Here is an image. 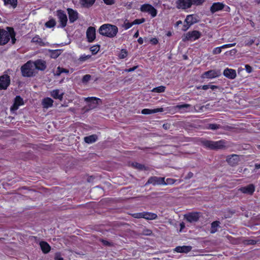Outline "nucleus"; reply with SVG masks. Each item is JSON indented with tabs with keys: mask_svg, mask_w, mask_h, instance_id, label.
I'll return each instance as SVG.
<instances>
[{
	"mask_svg": "<svg viewBox=\"0 0 260 260\" xmlns=\"http://www.w3.org/2000/svg\"><path fill=\"white\" fill-rule=\"evenodd\" d=\"M56 25V21L54 19H51L50 20L46 22L45 24L46 27L48 28H51L54 27Z\"/></svg>",
	"mask_w": 260,
	"mask_h": 260,
	"instance_id": "c9c22d12",
	"label": "nucleus"
},
{
	"mask_svg": "<svg viewBox=\"0 0 260 260\" xmlns=\"http://www.w3.org/2000/svg\"><path fill=\"white\" fill-rule=\"evenodd\" d=\"M61 50L57 49V50H49L48 52L50 53V56L52 58H57L61 52Z\"/></svg>",
	"mask_w": 260,
	"mask_h": 260,
	"instance_id": "bb28decb",
	"label": "nucleus"
},
{
	"mask_svg": "<svg viewBox=\"0 0 260 260\" xmlns=\"http://www.w3.org/2000/svg\"><path fill=\"white\" fill-rule=\"evenodd\" d=\"M138 67V66H135L133 68H129L128 69H126L125 70V71L127 72H133L134 71H135L136 69H137Z\"/></svg>",
	"mask_w": 260,
	"mask_h": 260,
	"instance_id": "680f3d73",
	"label": "nucleus"
},
{
	"mask_svg": "<svg viewBox=\"0 0 260 260\" xmlns=\"http://www.w3.org/2000/svg\"><path fill=\"white\" fill-rule=\"evenodd\" d=\"M132 166L139 170H147V168L144 165L139 164L138 162H134L132 164Z\"/></svg>",
	"mask_w": 260,
	"mask_h": 260,
	"instance_id": "e433bc0d",
	"label": "nucleus"
},
{
	"mask_svg": "<svg viewBox=\"0 0 260 260\" xmlns=\"http://www.w3.org/2000/svg\"><path fill=\"white\" fill-rule=\"evenodd\" d=\"M118 30V27L115 25L105 24L100 27L99 32L102 36L113 38L117 35Z\"/></svg>",
	"mask_w": 260,
	"mask_h": 260,
	"instance_id": "f257e3e1",
	"label": "nucleus"
},
{
	"mask_svg": "<svg viewBox=\"0 0 260 260\" xmlns=\"http://www.w3.org/2000/svg\"><path fill=\"white\" fill-rule=\"evenodd\" d=\"M10 29L6 30L0 28V45L6 44L10 40L11 32Z\"/></svg>",
	"mask_w": 260,
	"mask_h": 260,
	"instance_id": "39448f33",
	"label": "nucleus"
},
{
	"mask_svg": "<svg viewBox=\"0 0 260 260\" xmlns=\"http://www.w3.org/2000/svg\"><path fill=\"white\" fill-rule=\"evenodd\" d=\"M237 50L235 49H234L229 51V54L231 56H233L237 53Z\"/></svg>",
	"mask_w": 260,
	"mask_h": 260,
	"instance_id": "052dcab7",
	"label": "nucleus"
},
{
	"mask_svg": "<svg viewBox=\"0 0 260 260\" xmlns=\"http://www.w3.org/2000/svg\"><path fill=\"white\" fill-rule=\"evenodd\" d=\"M200 218V213L192 212L184 215V218L189 222H194L199 220Z\"/></svg>",
	"mask_w": 260,
	"mask_h": 260,
	"instance_id": "ddd939ff",
	"label": "nucleus"
},
{
	"mask_svg": "<svg viewBox=\"0 0 260 260\" xmlns=\"http://www.w3.org/2000/svg\"><path fill=\"white\" fill-rule=\"evenodd\" d=\"M219 221H215L211 223V233H214L217 231V228L219 226Z\"/></svg>",
	"mask_w": 260,
	"mask_h": 260,
	"instance_id": "72a5a7b5",
	"label": "nucleus"
},
{
	"mask_svg": "<svg viewBox=\"0 0 260 260\" xmlns=\"http://www.w3.org/2000/svg\"><path fill=\"white\" fill-rule=\"evenodd\" d=\"M100 48V46L99 45L93 46L90 47V50L92 52V54H95L99 52Z\"/></svg>",
	"mask_w": 260,
	"mask_h": 260,
	"instance_id": "a19ab883",
	"label": "nucleus"
},
{
	"mask_svg": "<svg viewBox=\"0 0 260 260\" xmlns=\"http://www.w3.org/2000/svg\"><path fill=\"white\" fill-rule=\"evenodd\" d=\"M22 75L23 77H30L35 76L37 72L35 71L33 61L29 60L21 67Z\"/></svg>",
	"mask_w": 260,
	"mask_h": 260,
	"instance_id": "7ed1b4c3",
	"label": "nucleus"
},
{
	"mask_svg": "<svg viewBox=\"0 0 260 260\" xmlns=\"http://www.w3.org/2000/svg\"><path fill=\"white\" fill-rule=\"evenodd\" d=\"M91 57V55H83L80 57L79 60L80 61L83 62V61H85L86 60L89 59Z\"/></svg>",
	"mask_w": 260,
	"mask_h": 260,
	"instance_id": "a18cd8bd",
	"label": "nucleus"
},
{
	"mask_svg": "<svg viewBox=\"0 0 260 260\" xmlns=\"http://www.w3.org/2000/svg\"><path fill=\"white\" fill-rule=\"evenodd\" d=\"M194 107V110L196 111H202L203 110V108H204V106H198V105H196Z\"/></svg>",
	"mask_w": 260,
	"mask_h": 260,
	"instance_id": "bf43d9fd",
	"label": "nucleus"
},
{
	"mask_svg": "<svg viewBox=\"0 0 260 260\" xmlns=\"http://www.w3.org/2000/svg\"><path fill=\"white\" fill-rule=\"evenodd\" d=\"M152 234V231L149 230H147L146 232L144 233L146 235H150Z\"/></svg>",
	"mask_w": 260,
	"mask_h": 260,
	"instance_id": "774afa93",
	"label": "nucleus"
},
{
	"mask_svg": "<svg viewBox=\"0 0 260 260\" xmlns=\"http://www.w3.org/2000/svg\"><path fill=\"white\" fill-rule=\"evenodd\" d=\"M69 21L71 23L74 22L78 18V13L76 11L73 10L71 8H68L67 9Z\"/></svg>",
	"mask_w": 260,
	"mask_h": 260,
	"instance_id": "a211bd4d",
	"label": "nucleus"
},
{
	"mask_svg": "<svg viewBox=\"0 0 260 260\" xmlns=\"http://www.w3.org/2000/svg\"><path fill=\"white\" fill-rule=\"evenodd\" d=\"M33 64H34L35 71L38 70L43 71L47 68L46 62L42 59H37L33 61Z\"/></svg>",
	"mask_w": 260,
	"mask_h": 260,
	"instance_id": "4468645a",
	"label": "nucleus"
},
{
	"mask_svg": "<svg viewBox=\"0 0 260 260\" xmlns=\"http://www.w3.org/2000/svg\"><path fill=\"white\" fill-rule=\"evenodd\" d=\"M201 88H202L203 90H207L210 88V85L209 84L204 85L203 86L197 87V89H201Z\"/></svg>",
	"mask_w": 260,
	"mask_h": 260,
	"instance_id": "4d7b16f0",
	"label": "nucleus"
},
{
	"mask_svg": "<svg viewBox=\"0 0 260 260\" xmlns=\"http://www.w3.org/2000/svg\"><path fill=\"white\" fill-rule=\"evenodd\" d=\"M10 77L7 74L0 76V90H6L10 84Z\"/></svg>",
	"mask_w": 260,
	"mask_h": 260,
	"instance_id": "6e6552de",
	"label": "nucleus"
},
{
	"mask_svg": "<svg viewBox=\"0 0 260 260\" xmlns=\"http://www.w3.org/2000/svg\"><path fill=\"white\" fill-rule=\"evenodd\" d=\"M5 5H11L13 8H15L17 5V0H4Z\"/></svg>",
	"mask_w": 260,
	"mask_h": 260,
	"instance_id": "2f4dec72",
	"label": "nucleus"
},
{
	"mask_svg": "<svg viewBox=\"0 0 260 260\" xmlns=\"http://www.w3.org/2000/svg\"><path fill=\"white\" fill-rule=\"evenodd\" d=\"M145 215L144 216V218L149 220L155 219L157 218V216L155 213H144Z\"/></svg>",
	"mask_w": 260,
	"mask_h": 260,
	"instance_id": "f704fd0d",
	"label": "nucleus"
},
{
	"mask_svg": "<svg viewBox=\"0 0 260 260\" xmlns=\"http://www.w3.org/2000/svg\"><path fill=\"white\" fill-rule=\"evenodd\" d=\"M86 37L89 42H92L95 38V28L94 27H89L86 31Z\"/></svg>",
	"mask_w": 260,
	"mask_h": 260,
	"instance_id": "dca6fc26",
	"label": "nucleus"
},
{
	"mask_svg": "<svg viewBox=\"0 0 260 260\" xmlns=\"http://www.w3.org/2000/svg\"><path fill=\"white\" fill-rule=\"evenodd\" d=\"M55 260H63V258L61 256V254L60 253L57 252L55 254L54 257Z\"/></svg>",
	"mask_w": 260,
	"mask_h": 260,
	"instance_id": "5fc2aeb1",
	"label": "nucleus"
},
{
	"mask_svg": "<svg viewBox=\"0 0 260 260\" xmlns=\"http://www.w3.org/2000/svg\"><path fill=\"white\" fill-rule=\"evenodd\" d=\"M127 55V51L126 49H123L121 50L120 53L119 54V57L120 59L125 58Z\"/></svg>",
	"mask_w": 260,
	"mask_h": 260,
	"instance_id": "79ce46f5",
	"label": "nucleus"
},
{
	"mask_svg": "<svg viewBox=\"0 0 260 260\" xmlns=\"http://www.w3.org/2000/svg\"><path fill=\"white\" fill-rule=\"evenodd\" d=\"M98 138L96 135H92L84 137V140L86 143L90 144L95 142L98 140Z\"/></svg>",
	"mask_w": 260,
	"mask_h": 260,
	"instance_id": "a878e982",
	"label": "nucleus"
},
{
	"mask_svg": "<svg viewBox=\"0 0 260 260\" xmlns=\"http://www.w3.org/2000/svg\"><path fill=\"white\" fill-rule=\"evenodd\" d=\"M240 161V156L236 154H232L231 156L229 155V165L232 166H234L239 164Z\"/></svg>",
	"mask_w": 260,
	"mask_h": 260,
	"instance_id": "6ab92c4d",
	"label": "nucleus"
},
{
	"mask_svg": "<svg viewBox=\"0 0 260 260\" xmlns=\"http://www.w3.org/2000/svg\"><path fill=\"white\" fill-rule=\"evenodd\" d=\"M62 73L68 74L69 73V71L67 69L58 67L56 73H54V76H59Z\"/></svg>",
	"mask_w": 260,
	"mask_h": 260,
	"instance_id": "473e14b6",
	"label": "nucleus"
},
{
	"mask_svg": "<svg viewBox=\"0 0 260 260\" xmlns=\"http://www.w3.org/2000/svg\"><path fill=\"white\" fill-rule=\"evenodd\" d=\"M258 241L253 239H246L243 241V243L244 245H255L257 243Z\"/></svg>",
	"mask_w": 260,
	"mask_h": 260,
	"instance_id": "4c0bfd02",
	"label": "nucleus"
},
{
	"mask_svg": "<svg viewBox=\"0 0 260 260\" xmlns=\"http://www.w3.org/2000/svg\"><path fill=\"white\" fill-rule=\"evenodd\" d=\"M224 7V5L221 3H215L212 4L211 7H210V11L212 13H214L215 12L222 10Z\"/></svg>",
	"mask_w": 260,
	"mask_h": 260,
	"instance_id": "412c9836",
	"label": "nucleus"
},
{
	"mask_svg": "<svg viewBox=\"0 0 260 260\" xmlns=\"http://www.w3.org/2000/svg\"><path fill=\"white\" fill-rule=\"evenodd\" d=\"M145 214H144V213H135L133 215V216L135 218H144Z\"/></svg>",
	"mask_w": 260,
	"mask_h": 260,
	"instance_id": "3c124183",
	"label": "nucleus"
},
{
	"mask_svg": "<svg viewBox=\"0 0 260 260\" xmlns=\"http://www.w3.org/2000/svg\"><path fill=\"white\" fill-rule=\"evenodd\" d=\"M205 0H177L176 2L178 9H186L192 5L201 6Z\"/></svg>",
	"mask_w": 260,
	"mask_h": 260,
	"instance_id": "f03ea898",
	"label": "nucleus"
},
{
	"mask_svg": "<svg viewBox=\"0 0 260 260\" xmlns=\"http://www.w3.org/2000/svg\"><path fill=\"white\" fill-rule=\"evenodd\" d=\"M245 68L246 71L248 73H251L253 71L252 68L250 65L247 64L245 65Z\"/></svg>",
	"mask_w": 260,
	"mask_h": 260,
	"instance_id": "864d4df0",
	"label": "nucleus"
},
{
	"mask_svg": "<svg viewBox=\"0 0 260 260\" xmlns=\"http://www.w3.org/2000/svg\"><path fill=\"white\" fill-rule=\"evenodd\" d=\"M101 242L102 243H103V244L104 245H105V246H112L113 244L112 243H111L110 242H109V241H107V240H103L102 239L101 240Z\"/></svg>",
	"mask_w": 260,
	"mask_h": 260,
	"instance_id": "6e6d98bb",
	"label": "nucleus"
},
{
	"mask_svg": "<svg viewBox=\"0 0 260 260\" xmlns=\"http://www.w3.org/2000/svg\"><path fill=\"white\" fill-rule=\"evenodd\" d=\"M91 75H89V74H87V75H84L83 78H82V81L83 83H87V82H88L90 79H91Z\"/></svg>",
	"mask_w": 260,
	"mask_h": 260,
	"instance_id": "49530a36",
	"label": "nucleus"
},
{
	"mask_svg": "<svg viewBox=\"0 0 260 260\" xmlns=\"http://www.w3.org/2000/svg\"><path fill=\"white\" fill-rule=\"evenodd\" d=\"M7 29H10V37L12 39L11 43L12 44H14L16 42V39L15 38L16 33L14 31V28L13 27H7Z\"/></svg>",
	"mask_w": 260,
	"mask_h": 260,
	"instance_id": "7c9ffc66",
	"label": "nucleus"
},
{
	"mask_svg": "<svg viewBox=\"0 0 260 260\" xmlns=\"http://www.w3.org/2000/svg\"><path fill=\"white\" fill-rule=\"evenodd\" d=\"M236 77V71L234 69H229V79H234Z\"/></svg>",
	"mask_w": 260,
	"mask_h": 260,
	"instance_id": "ea45409f",
	"label": "nucleus"
},
{
	"mask_svg": "<svg viewBox=\"0 0 260 260\" xmlns=\"http://www.w3.org/2000/svg\"><path fill=\"white\" fill-rule=\"evenodd\" d=\"M95 0H81L80 3L83 7L89 8L92 6Z\"/></svg>",
	"mask_w": 260,
	"mask_h": 260,
	"instance_id": "cd10ccee",
	"label": "nucleus"
},
{
	"mask_svg": "<svg viewBox=\"0 0 260 260\" xmlns=\"http://www.w3.org/2000/svg\"><path fill=\"white\" fill-rule=\"evenodd\" d=\"M165 88H166V87L165 86H160L154 88L153 89V91L158 92V93L162 92L165 91Z\"/></svg>",
	"mask_w": 260,
	"mask_h": 260,
	"instance_id": "c03bdc74",
	"label": "nucleus"
},
{
	"mask_svg": "<svg viewBox=\"0 0 260 260\" xmlns=\"http://www.w3.org/2000/svg\"><path fill=\"white\" fill-rule=\"evenodd\" d=\"M255 189V186L253 184H249L247 186L241 187L239 190L244 194L252 195Z\"/></svg>",
	"mask_w": 260,
	"mask_h": 260,
	"instance_id": "f8f14e48",
	"label": "nucleus"
},
{
	"mask_svg": "<svg viewBox=\"0 0 260 260\" xmlns=\"http://www.w3.org/2000/svg\"><path fill=\"white\" fill-rule=\"evenodd\" d=\"M221 75V72L220 70H210L207 72H205L203 75V77H206L208 78H213L218 77Z\"/></svg>",
	"mask_w": 260,
	"mask_h": 260,
	"instance_id": "f3484780",
	"label": "nucleus"
},
{
	"mask_svg": "<svg viewBox=\"0 0 260 260\" xmlns=\"http://www.w3.org/2000/svg\"><path fill=\"white\" fill-rule=\"evenodd\" d=\"M145 21V19L144 18L142 19H135L133 22V24L134 25L135 24H141Z\"/></svg>",
	"mask_w": 260,
	"mask_h": 260,
	"instance_id": "09e8293b",
	"label": "nucleus"
},
{
	"mask_svg": "<svg viewBox=\"0 0 260 260\" xmlns=\"http://www.w3.org/2000/svg\"><path fill=\"white\" fill-rule=\"evenodd\" d=\"M134 24H133V22L129 23L127 21V20H125L124 21L123 27L125 28V29H127L131 27Z\"/></svg>",
	"mask_w": 260,
	"mask_h": 260,
	"instance_id": "de8ad7c7",
	"label": "nucleus"
},
{
	"mask_svg": "<svg viewBox=\"0 0 260 260\" xmlns=\"http://www.w3.org/2000/svg\"><path fill=\"white\" fill-rule=\"evenodd\" d=\"M190 107H191L190 105L187 104H183V105H177L176 106V108L179 109H184V108L187 109Z\"/></svg>",
	"mask_w": 260,
	"mask_h": 260,
	"instance_id": "8fccbe9b",
	"label": "nucleus"
},
{
	"mask_svg": "<svg viewBox=\"0 0 260 260\" xmlns=\"http://www.w3.org/2000/svg\"><path fill=\"white\" fill-rule=\"evenodd\" d=\"M220 127V125L214 124V123H211L209 124L207 128L212 129V130H215Z\"/></svg>",
	"mask_w": 260,
	"mask_h": 260,
	"instance_id": "37998d69",
	"label": "nucleus"
},
{
	"mask_svg": "<svg viewBox=\"0 0 260 260\" xmlns=\"http://www.w3.org/2000/svg\"><path fill=\"white\" fill-rule=\"evenodd\" d=\"M56 15L60 22V26L64 27L67 25L68 18L66 14L61 10H58L56 11Z\"/></svg>",
	"mask_w": 260,
	"mask_h": 260,
	"instance_id": "1a4fd4ad",
	"label": "nucleus"
},
{
	"mask_svg": "<svg viewBox=\"0 0 260 260\" xmlns=\"http://www.w3.org/2000/svg\"><path fill=\"white\" fill-rule=\"evenodd\" d=\"M142 12H148L151 14L152 17H154L157 15V10L152 6L149 4L142 5L140 8Z\"/></svg>",
	"mask_w": 260,
	"mask_h": 260,
	"instance_id": "9d476101",
	"label": "nucleus"
},
{
	"mask_svg": "<svg viewBox=\"0 0 260 260\" xmlns=\"http://www.w3.org/2000/svg\"><path fill=\"white\" fill-rule=\"evenodd\" d=\"M191 26L190 25H189L188 24H187V23H185L183 26V27L182 28V30L184 31H186Z\"/></svg>",
	"mask_w": 260,
	"mask_h": 260,
	"instance_id": "13d9d810",
	"label": "nucleus"
},
{
	"mask_svg": "<svg viewBox=\"0 0 260 260\" xmlns=\"http://www.w3.org/2000/svg\"><path fill=\"white\" fill-rule=\"evenodd\" d=\"M150 42L154 45H156L158 43V41L156 38H152L150 40Z\"/></svg>",
	"mask_w": 260,
	"mask_h": 260,
	"instance_id": "0e129e2a",
	"label": "nucleus"
},
{
	"mask_svg": "<svg viewBox=\"0 0 260 260\" xmlns=\"http://www.w3.org/2000/svg\"><path fill=\"white\" fill-rule=\"evenodd\" d=\"M191 249L192 247L190 246H183L176 247L175 250L177 252L187 253L189 252Z\"/></svg>",
	"mask_w": 260,
	"mask_h": 260,
	"instance_id": "4be33fe9",
	"label": "nucleus"
},
{
	"mask_svg": "<svg viewBox=\"0 0 260 260\" xmlns=\"http://www.w3.org/2000/svg\"><path fill=\"white\" fill-rule=\"evenodd\" d=\"M201 36V32L198 30L189 31L186 34V37L184 39H183V41H185L186 40H196L200 38Z\"/></svg>",
	"mask_w": 260,
	"mask_h": 260,
	"instance_id": "9b49d317",
	"label": "nucleus"
},
{
	"mask_svg": "<svg viewBox=\"0 0 260 260\" xmlns=\"http://www.w3.org/2000/svg\"><path fill=\"white\" fill-rule=\"evenodd\" d=\"M53 100L50 98H44L42 101V105L45 108H48L53 105Z\"/></svg>",
	"mask_w": 260,
	"mask_h": 260,
	"instance_id": "393cba45",
	"label": "nucleus"
},
{
	"mask_svg": "<svg viewBox=\"0 0 260 260\" xmlns=\"http://www.w3.org/2000/svg\"><path fill=\"white\" fill-rule=\"evenodd\" d=\"M40 247H41V248L42 251L44 253H48L51 249V247L48 244V243H47L46 242H45V241L40 242Z\"/></svg>",
	"mask_w": 260,
	"mask_h": 260,
	"instance_id": "b1692460",
	"label": "nucleus"
},
{
	"mask_svg": "<svg viewBox=\"0 0 260 260\" xmlns=\"http://www.w3.org/2000/svg\"><path fill=\"white\" fill-rule=\"evenodd\" d=\"M227 47H228V44H225L221 47L215 48L213 51V53L214 54H219L221 52L222 49L226 48Z\"/></svg>",
	"mask_w": 260,
	"mask_h": 260,
	"instance_id": "58836bf2",
	"label": "nucleus"
},
{
	"mask_svg": "<svg viewBox=\"0 0 260 260\" xmlns=\"http://www.w3.org/2000/svg\"><path fill=\"white\" fill-rule=\"evenodd\" d=\"M51 96L55 99H59L61 100L62 99L63 93H59V90L58 89L54 90L51 92Z\"/></svg>",
	"mask_w": 260,
	"mask_h": 260,
	"instance_id": "c85d7f7f",
	"label": "nucleus"
},
{
	"mask_svg": "<svg viewBox=\"0 0 260 260\" xmlns=\"http://www.w3.org/2000/svg\"><path fill=\"white\" fill-rule=\"evenodd\" d=\"M31 42H34V43H38L41 46H45L46 45H48L49 44L47 42V43H44L42 41V39L39 38L38 36H36V37H34L32 39Z\"/></svg>",
	"mask_w": 260,
	"mask_h": 260,
	"instance_id": "c756f323",
	"label": "nucleus"
},
{
	"mask_svg": "<svg viewBox=\"0 0 260 260\" xmlns=\"http://www.w3.org/2000/svg\"><path fill=\"white\" fill-rule=\"evenodd\" d=\"M193 173L191 172H189L187 176L185 177V179H189L193 177Z\"/></svg>",
	"mask_w": 260,
	"mask_h": 260,
	"instance_id": "69168bd1",
	"label": "nucleus"
},
{
	"mask_svg": "<svg viewBox=\"0 0 260 260\" xmlns=\"http://www.w3.org/2000/svg\"><path fill=\"white\" fill-rule=\"evenodd\" d=\"M150 184H152L153 185H163V184H165V178L156 176L150 177L145 185L146 186Z\"/></svg>",
	"mask_w": 260,
	"mask_h": 260,
	"instance_id": "0eeeda50",
	"label": "nucleus"
},
{
	"mask_svg": "<svg viewBox=\"0 0 260 260\" xmlns=\"http://www.w3.org/2000/svg\"><path fill=\"white\" fill-rule=\"evenodd\" d=\"M85 101L88 103L87 110L94 109L96 108L98 105L101 104L102 103L100 99L95 97H88L85 98Z\"/></svg>",
	"mask_w": 260,
	"mask_h": 260,
	"instance_id": "423d86ee",
	"label": "nucleus"
},
{
	"mask_svg": "<svg viewBox=\"0 0 260 260\" xmlns=\"http://www.w3.org/2000/svg\"><path fill=\"white\" fill-rule=\"evenodd\" d=\"M201 143L206 148L211 150H217L222 149L225 144V142L223 141H219L214 142L209 140H202Z\"/></svg>",
	"mask_w": 260,
	"mask_h": 260,
	"instance_id": "20e7f679",
	"label": "nucleus"
},
{
	"mask_svg": "<svg viewBox=\"0 0 260 260\" xmlns=\"http://www.w3.org/2000/svg\"><path fill=\"white\" fill-rule=\"evenodd\" d=\"M162 111H164V109L162 108L154 109H144L142 110L141 113L143 114H150Z\"/></svg>",
	"mask_w": 260,
	"mask_h": 260,
	"instance_id": "5701e85b",
	"label": "nucleus"
},
{
	"mask_svg": "<svg viewBox=\"0 0 260 260\" xmlns=\"http://www.w3.org/2000/svg\"><path fill=\"white\" fill-rule=\"evenodd\" d=\"M94 178L92 176H91L88 177L87 181L88 182H92L93 181Z\"/></svg>",
	"mask_w": 260,
	"mask_h": 260,
	"instance_id": "338daca9",
	"label": "nucleus"
},
{
	"mask_svg": "<svg viewBox=\"0 0 260 260\" xmlns=\"http://www.w3.org/2000/svg\"><path fill=\"white\" fill-rule=\"evenodd\" d=\"M199 22V20L197 17L194 16L193 15H188L186 16L184 23H187L191 26L192 24Z\"/></svg>",
	"mask_w": 260,
	"mask_h": 260,
	"instance_id": "aec40b11",
	"label": "nucleus"
},
{
	"mask_svg": "<svg viewBox=\"0 0 260 260\" xmlns=\"http://www.w3.org/2000/svg\"><path fill=\"white\" fill-rule=\"evenodd\" d=\"M107 5H112L114 4V0H103Z\"/></svg>",
	"mask_w": 260,
	"mask_h": 260,
	"instance_id": "e2e57ef3",
	"label": "nucleus"
},
{
	"mask_svg": "<svg viewBox=\"0 0 260 260\" xmlns=\"http://www.w3.org/2000/svg\"><path fill=\"white\" fill-rule=\"evenodd\" d=\"M176 181V180L172 178H168L165 181V184H163V185H167V184H173Z\"/></svg>",
	"mask_w": 260,
	"mask_h": 260,
	"instance_id": "603ef678",
	"label": "nucleus"
},
{
	"mask_svg": "<svg viewBox=\"0 0 260 260\" xmlns=\"http://www.w3.org/2000/svg\"><path fill=\"white\" fill-rule=\"evenodd\" d=\"M24 104L23 100L20 96L17 95L14 99V103L11 106L10 109L11 111H15L17 110L19 107Z\"/></svg>",
	"mask_w": 260,
	"mask_h": 260,
	"instance_id": "2eb2a0df",
	"label": "nucleus"
}]
</instances>
